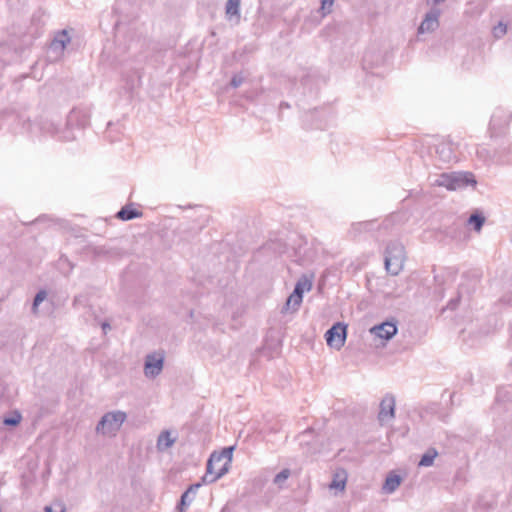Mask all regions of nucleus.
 Listing matches in <instances>:
<instances>
[{
	"label": "nucleus",
	"mask_w": 512,
	"mask_h": 512,
	"mask_svg": "<svg viewBox=\"0 0 512 512\" xmlns=\"http://www.w3.org/2000/svg\"><path fill=\"white\" fill-rule=\"evenodd\" d=\"M90 123V112L86 108H74L67 116L64 128L54 119H44L40 129L47 134L57 137L61 141L76 139L75 129H83Z\"/></svg>",
	"instance_id": "nucleus-1"
},
{
	"label": "nucleus",
	"mask_w": 512,
	"mask_h": 512,
	"mask_svg": "<svg viewBox=\"0 0 512 512\" xmlns=\"http://www.w3.org/2000/svg\"><path fill=\"white\" fill-rule=\"evenodd\" d=\"M234 446L223 448L220 452L214 451L206 465V473L202 477V483L209 484L224 476L231 465Z\"/></svg>",
	"instance_id": "nucleus-2"
},
{
	"label": "nucleus",
	"mask_w": 512,
	"mask_h": 512,
	"mask_svg": "<svg viewBox=\"0 0 512 512\" xmlns=\"http://www.w3.org/2000/svg\"><path fill=\"white\" fill-rule=\"evenodd\" d=\"M405 259L406 254L402 243L391 241L387 244L384 263L385 269L389 274L397 276L404 267Z\"/></svg>",
	"instance_id": "nucleus-3"
},
{
	"label": "nucleus",
	"mask_w": 512,
	"mask_h": 512,
	"mask_svg": "<svg viewBox=\"0 0 512 512\" xmlns=\"http://www.w3.org/2000/svg\"><path fill=\"white\" fill-rule=\"evenodd\" d=\"M475 184L476 180L473 174L468 172L442 173L432 182L433 186L445 187L451 191L463 189L469 185Z\"/></svg>",
	"instance_id": "nucleus-4"
},
{
	"label": "nucleus",
	"mask_w": 512,
	"mask_h": 512,
	"mask_svg": "<svg viewBox=\"0 0 512 512\" xmlns=\"http://www.w3.org/2000/svg\"><path fill=\"white\" fill-rule=\"evenodd\" d=\"M127 415L123 411H111L105 413L97 423L95 431L106 437H114L125 422Z\"/></svg>",
	"instance_id": "nucleus-5"
},
{
	"label": "nucleus",
	"mask_w": 512,
	"mask_h": 512,
	"mask_svg": "<svg viewBox=\"0 0 512 512\" xmlns=\"http://www.w3.org/2000/svg\"><path fill=\"white\" fill-rule=\"evenodd\" d=\"M347 325L337 322L325 333L327 345L336 350H340L346 341Z\"/></svg>",
	"instance_id": "nucleus-6"
},
{
	"label": "nucleus",
	"mask_w": 512,
	"mask_h": 512,
	"mask_svg": "<svg viewBox=\"0 0 512 512\" xmlns=\"http://www.w3.org/2000/svg\"><path fill=\"white\" fill-rule=\"evenodd\" d=\"M164 366V354L163 353H151L145 357L144 362V374L148 378L157 377L163 370Z\"/></svg>",
	"instance_id": "nucleus-7"
},
{
	"label": "nucleus",
	"mask_w": 512,
	"mask_h": 512,
	"mask_svg": "<svg viewBox=\"0 0 512 512\" xmlns=\"http://www.w3.org/2000/svg\"><path fill=\"white\" fill-rule=\"evenodd\" d=\"M441 14V10L439 8L433 7L426 14L418 27V33H431L435 31L439 27V17Z\"/></svg>",
	"instance_id": "nucleus-8"
},
{
	"label": "nucleus",
	"mask_w": 512,
	"mask_h": 512,
	"mask_svg": "<svg viewBox=\"0 0 512 512\" xmlns=\"http://www.w3.org/2000/svg\"><path fill=\"white\" fill-rule=\"evenodd\" d=\"M395 417V398L391 394H387L380 403L378 420L384 424Z\"/></svg>",
	"instance_id": "nucleus-9"
},
{
	"label": "nucleus",
	"mask_w": 512,
	"mask_h": 512,
	"mask_svg": "<svg viewBox=\"0 0 512 512\" xmlns=\"http://www.w3.org/2000/svg\"><path fill=\"white\" fill-rule=\"evenodd\" d=\"M436 153L444 163H451L457 160L456 147L450 141L443 140L439 142L436 146Z\"/></svg>",
	"instance_id": "nucleus-10"
},
{
	"label": "nucleus",
	"mask_w": 512,
	"mask_h": 512,
	"mask_svg": "<svg viewBox=\"0 0 512 512\" xmlns=\"http://www.w3.org/2000/svg\"><path fill=\"white\" fill-rule=\"evenodd\" d=\"M398 329L395 323L384 322L375 325L370 329V333L381 339L389 340L396 335Z\"/></svg>",
	"instance_id": "nucleus-11"
},
{
	"label": "nucleus",
	"mask_w": 512,
	"mask_h": 512,
	"mask_svg": "<svg viewBox=\"0 0 512 512\" xmlns=\"http://www.w3.org/2000/svg\"><path fill=\"white\" fill-rule=\"evenodd\" d=\"M70 40L71 38L66 29L58 31L50 44V49L56 53L57 56H60L63 54V51Z\"/></svg>",
	"instance_id": "nucleus-12"
},
{
	"label": "nucleus",
	"mask_w": 512,
	"mask_h": 512,
	"mask_svg": "<svg viewBox=\"0 0 512 512\" xmlns=\"http://www.w3.org/2000/svg\"><path fill=\"white\" fill-rule=\"evenodd\" d=\"M512 119V112L503 107H498L494 110L490 124L493 128H501L509 124Z\"/></svg>",
	"instance_id": "nucleus-13"
},
{
	"label": "nucleus",
	"mask_w": 512,
	"mask_h": 512,
	"mask_svg": "<svg viewBox=\"0 0 512 512\" xmlns=\"http://www.w3.org/2000/svg\"><path fill=\"white\" fill-rule=\"evenodd\" d=\"M313 435L314 430L312 428H308L298 435L299 445L303 448V453L306 455H312L317 451L314 447Z\"/></svg>",
	"instance_id": "nucleus-14"
},
{
	"label": "nucleus",
	"mask_w": 512,
	"mask_h": 512,
	"mask_svg": "<svg viewBox=\"0 0 512 512\" xmlns=\"http://www.w3.org/2000/svg\"><path fill=\"white\" fill-rule=\"evenodd\" d=\"M201 483H195L189 486V488L181 495L180 502L177 505L179 512H185L189 505L194 501L198 489L201 487Z\"/></svg>",
	"instance_id": "nucleus-15"
},
{
	"label": "nucleus",
	"mask_w": 512,
	"mask_h": 512,
	"mask_svg": "<svg viewBox=\"0 0 512 512\" xmlns=\"http://www.w3.org/2000/svg\"><path fill=\"white\" fill-rule=\"evenodd\" d=\"M240 4L241 0H227L225 5V15L229 21H234L235 24L240 22Z\"/></svg>",
	"instance_id": "nucleus-16"
},
{
	"label": "nucleus",
	"mask_w": 512,
	"mask_h": 512,
	"mask_svg": "<svg viewBox=\"0 0 512 512\" xmlns=\"http://www.w3.org/2000/svg\"><path fill=\"white\" fill-rule=\"evenodd\" d=\"M347 482V473L344 469H338L333 474V479L329 484L331 490L344 491Z\"/></svg>",
	"instance_id": "nucleus-17"
},
{
	"label": "nucleus",
	"mask_w": 512,
	"mask_h": 512,
	"mask_svg": "<svg viewBox=\"0 0 512 512\" xmlns=\"http://www.w3.org/2000/svg\"><path fill=\"white\" fill-rule=\"evenodd\" d=\"M142 216V212L135 209L133 204H128L122 207L116 214L118 219L123 221H129Z\"/></svg>",
	"instance_id": "nucleus-18"
},
{
	"label": "nucleus",
	"mask_w": 512,
	"mask_h": 512,
	"mask_svg": "<svg viewBox=\"0 0 512 512\" xmlns=\"http://www.w3.org/2000/svg\"><path fill=\"white\" fill-rule=\"evenodd\" d=\"M176 441V437H172L170 431H162L157 439V449L159 451H165L166 449L173 446Z\"/></svg>",
	"instance_id": "nucleus-19"
},
{
	"label": "nucleus",
	"mask_w": 512,
	"mask_h": 512,
	"mask_svg": "<svg viewBox=\"0 0 512 512\" xmlns=\"http://www.w3.org/2000/svg\"><path fill=\"white\" fill-rule=\"evenodd\" d=\"M401 477L393 474L386 478L383 489L386 493H393L400 485Z\"/></svg>",
	"instance_id": "nucleus-20"
},
{
	"label": "nucleus",
	"mask_w": 512,
	"mask_h": 512,
	"mask_svg": "<svg viewBox=\"0 0 512 512\" xmlns=\"http://www.w3.org/2000/svg\"><path fill=\"white\" fill-rule=\"evenodd\" d=\"M438 456L435 448H429L421 457L418 465L421 467H429L433 465L434 459Z\"/></svg>",
	"instance_id": "nucleus-21"
},
{
	"label": "nucleus",
	"mask_w": 512,
	"mask_h": 512,
	"mask_svg": "<svg viewBox=\"0 0 512 512\" xmlns=\"http://www.w3.org/2000/svg\"><path fill=\"white\" fill-rule=\"evenodd\" d=\"M467 222L473 226L475 231L480 232L485 223V217L482 214L474 213L470 215Z\"/></svg>",
	"instance_id": "nucleus-22"
},
{
	"label": "nucleus",
	"mask_w": 512,
	"mask_h": 512,
	"mask_svg": "<svg viewBox=\"0 0 512 512\" xmlns=\"http://www.w3.org/2000/svg\"><path fill=\"white\" fill-rule=\"evenodd\" d=\"M313 274H304L302 275L299 280L297 281L295 286H300L302 291H310L312 289V283H313Z\"/></svg>",
	"instance_id": "nucleus-23"
},
{
	"label": "nucleus",
	"mask_w": 512,
	"mask_h": 512,
	"mask_svg": "<svg viewBox=\"0 0 512 512\" xmlns=\"http://www.w3.org/2000/svg\"><path fill=\"white\" fill-rule=\"evenodd\" d=\"M291 471L287 468L280 471L278 474L275 475L273 482L280 488H282L284 482L290 477Z\"/></svg>",
	"instance_id": "nucleus-24"
},
{
	"label": "nucleus",
	"mask_w": 512,
	"mask_h": 512,
	"mask_svg": "<svg viewBox=\"0 0 512 512\" xmlns=\"http://www.w3.org/2000/svg\"><path fill=\"white\" fill-rule=\"evenodd\" d=\"M302 303V300L299 299V298H296L293 294H291L287 300H286V304H285V310L288 311L290 309H292V311H296L298 310L299 306L301 305Z\"/></svg>",
	"instance_id": "nucleus-25"
},
{
	"label": "nucleus",
	"mask_w": 512,
	"mask_h": 512,
	"mask_svg": "<svg viewBox=\"0 0 512 512\" xmlns=\"http://www.w3.org/2000/svg\"><path fill=\"white\" fill-rule=\"evenodd\" d=\"M507 33V25L503 22H499L496 26L492 29V34L494 38L500 39Z\"/></svg>",
	"instance_id": "nucleus-26"
},
{
	"label": "nucleus",
	"mask_w": 512,
	"mask_h": 512,
	"mask_svg": "<svg viewBox=\"0 0 512 512\" xmlns=\"http://www.w3.org/2000/svg\"><path fill=\"white\" fill-rule=\"evenodd\" d=\"M21 419H22L21 414L19 412L15 411L13 416L5 417L3 420V423L6 426H17L20 423Z\"/></svg>",
	"instance_id": "nucleus-27"
},
{
	"label": "nucleus",
	"mask_w": 512,
	"mask_h": 512,
	"mask_svg": "<svg viewBox=\"0 0 512 512\" xmlns=\"http://www.w3.org/2000/svg\"><path fill=\"white\" fill-rule=\"evenodd\" d=\"M47 297V293L45 290H40L34 297L32 310L33 312L37 311L38 306L42 303Z\"/></svg>",
	"instance_id": "nucleus-28"
},
{
	"label": "nucleus",
	"mask_w": 512,
	"mask_h": 512,
	"mask_svg": "<svg viewBox=\"0 0 512 512\" xmlns=\"http://www.w3.org/2000/svg\"><path fill=\"white\" fill-rule=\"evenodd\" d=\"M334 0H321V11L323 15L331 12Z\"/></svg>",
	"instance_id": "nucleus-29"
},
{
	"label": "nucleus",
	"mask_w": 512,
	"mask_h": 512,
	"mask_svg": "<svg viewBox=\"0 0 512 512\" xmlns=\"http://www.w3.org/2000/svg\"><path fill=\"white\" fill-rule=\"evenodd\" d=\"M244 81V78L241 75H234L230 81V85L233 88H238Z\"/></svg>",
	"instance_id": "nucleus-30"
},
{
	"label": "nucleus",
	"mask_w": 512,
	"mask_h": 512,
	"mask_svg": "<svg viewBox=\"0 0 512 512\" xmlns=\"http://www.w3.org/2000/svg\"><path fill=\"white\" fill-rule=\"evenodd\" d=\"M373 224L371 221L359 222L355 225V228L359 230H368L369 227Z\"/></svg>",
	"instance_id": "nucleus-31"
},
{
	"label": "nucleus",
	"mask_w": 512,
	"mask_h": 512,
	"mask_svg": "<svg viewBox=\"0 0 512 512\" xmlns=\"http://www.w3.org/2000/svg\"><path fill=\"white\" fill-rule=\"evenodd\" d=\"M292 294L296 297V298H299L301 300H303V294H304V291L301 290L300 286H295L294 287V291L292 292Z\"/></svg>",
	"instance_id": "nucleus-32"
},
{
	"label": "nucleus",
	"mask_w": 512,
	"mask_h": 512,
	"mask_svg": "<svg viewBox=\"0 0 512 512\" xmlns=\"http://www.w3.org/2000/svg\"><path fill=\"white\" fill-rule=\"evenodd\" d=\"M57 506L59 508L58 510H54L51 506H46L44 508V511L45 512H65L64 506H62L61 504H57Z\"/></svg>",
	"instance_id": "nucleus-33"
},
{
	"label": "nucleus",
	"mask_w": 512,
	"mask_h": 512,
	"mask_svg": "<svg viewBox=\"0 0 512 512\" xmlns=\"http://www.w3.org/2000/svg\"><path fill=\"white\" fill-rule=\"evenodd\" d=\"M102 329H103L104 333H106V332H107V330H110V329H111V326H110V324H109V323L104 322V323H102Z\"/></svg>",
	"instance_id": "nucleus-34"
},
{
	"label": "nucleus",
	"mask_w": 512,
	"mask_h": 512,
	"mask_svg": "<svg viewBox=\"0 0 512 512\" xmlns=\"http://www.w3.org/2000/svg\"><path fill=\"white\" fill-rule=\"evenodd\" d=\"M445 0H432V2L437 5V4H440V3H443Z\"/></svg>",
	"instance_id": "nucleus-35"
},
{
	"label": "nucleus",
	"mask_w": 512,
	"mask_h": 512,
	"mask_svg": "<svg viewBox=\"0 0 512 512\" xmlns=\"http://www.w3.org/2000/svg\"><path fill=\"white\" fill-rule=\"evenodd\" d=\"M449 305L451 306V308H454V302L453 301H451Z\"/></svg>",
	"instance_id": "nucleus-36"
}]
</instances>
